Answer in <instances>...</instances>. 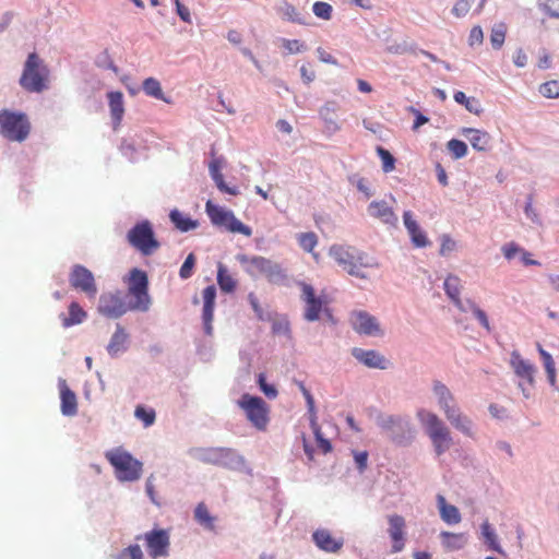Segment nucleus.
<instances>
[{
  "label": "nucleus",
  "instance_id": "obj_60",
  "mask_svg": "<svg viewBox=\"0 0 559 559\" xmlns=\"http://www.w3.org/2000/svg\"><path fill=\"white\" fill-rule=\"evenodd\" d=\"M522 249L514 242L507 243L502 247V252L506 259L511 260L516 253L521 252Z\"/></svg>",
  "mask_w": 559,
  "mask_h": 559
},
{
  "label": "nucleus",
  "instance_id": "obj_51",
  "mask_svg": "<svg viewBox=\"0 0 559 559\" xmlns=\"http://www.w3.org/2000/svg\"><path fill=\"white\" fill-rule=\"evenodd\" d=\"M433 392L438 397V403L440 402H454V396L450 392V390L441 382L437 381L433 384Z\"/></svg>",
  "mask_w": 559,
  "mask_h": 559
},
{
  "label": "nucleus",
  "instance_id": "obj_2",
  "mask_svg": "<svg viewBox=\"0 0 559 559\" xmlns=\"http://www.w3.org/2000/svg\"><path fill=\"white\" fill-rule=\"evenodd\" d=\"M19 83L20 86L28 93L39 94L48 90L50 71L36 52H31L27 56Z\"/></svg>",
  "mask_w": 559,
  "mask_h": 559
},
{
  "label": "nucleus",
  "instance_id": "obj_4",
  "mask_svg": "<svg viewBox=\"0 0 559 559\" xmlns=\"http://www.w3.org/2000/svg\"><path fill=\"white\" fill-rule=\"evenodd\" d=\"M417 418L430 438L438 456L451 448L453 443L451 432L438 415L420 408L417 411Z\"/></svg>",
  "mask_w": 559,
  "mask_h": 559
},
{
  "label": "nucleus",
  "instance_id": "obj_19",
  "mask_svg": "<svg viewBox=\"0 0 559 559\" xmlns=\"http://www.w3.org/2000/svg\"><path fill=\"white\" fill-rule=\"evenodd\" d=\"M203 297V309H202V319L204 331L207 335H211L213 332L212 321L214 317V307H215V298H216V288L214 285H210L205 287L202 292Z\"/></svg>",
  "mask_w": 559,
  "mask_h": 559
},
{
  "label": "nucleus",
  "instance_id": "obj_62",
  "mask_svg": "<svg viewBox=\"0 0 559 559\" xmlns=\"http://www.w3.org/2000/svg\"><path fill=\"white\" fill-rule=\"evenodd\" d=\"M513 62L519 68H523L527 64V56L522 48H519L515 51L513 56Z\"/></svg>",
  "mask_w": 559,
  "mask_h": 559
},
{
  "label": "nucleus",
  "instance_id": "obj_30",
  "mask_svg": "<svg viewBox=\"0 0 559 559\" xmlns=\"http://www.w3.org/2000/svg\"><path fill=\"white\" fill-rule=\"evenodd\" d=\"M440 538L442 540L443 547L450 551L460 550L467 543L465 533H452L443 531L440 533Z\"/></svg>",
  "mask_w": 559,
  "mask_h": 559
},
{
  "label": "nucleus",
  "instance_id": "obj_14",
  "mask_svg": "<svg viewBox=\"0 0 559 559\" xmlns=\"http://www.w3.org/2000/svg\"><path fill=\"white\" fill-rule=\"evenodd\" d=\"M69 282L72 288L84 293L88 298L96 297L98 289L94 275L85 266L73 265L69 274Z\"/></svg>",
  "mask_w": 559,
  "mask_h": 559
},
{
  "label": "nucleus",
  "instance_id": "obj_25",
  "mask_svg": "<svg viewBox=\"0 0 559 559\" xmlns=\"http://www.w3.org/2000/svg\"><path fill=\"white\" fill-rule=\"evenodd\" d=\"M463 134L467 138L474 150L485 152L489 148L491 136L488 132L466 128L463 130Z\"/></svg>",
  "mask_w": 559,
  "mask_h": 559
},
{
  "label": "nucleus",
  "instance_id": "obj_21",
  "mask_svg": "<svg viewBox=\"0 0 559 559\" xmlns=\"http://www.w3.org/2000/svg\"><path fill=\"white\" fill-rule=\"evenodd\" d=\"M403 219L414 246L418 248L427 247L429 245V240L426 234L420 229L417 222L413 218L409 211L404 212Z\"/></svg>",
  "mask_w": 559,
  "mask_h": 559
},
{
  "label": "nucleus",
  "instance_id": "obj_32",
  "mask_svg": "<svg viewBox=\"0 0 559 559\" xmlns=\"http://www.w3.org/2000/svg\"><path fill=\"white\" fill-rule=\"evenodd\" d=\"M447 419L450 421V424L455 429L460 430L461 432H463L464 435H466L468 437L473 436V431H472L473 423L466 415H464L461 412L460 408H457L455 411V413L450 415Z\"/></svg>",
  "mask_w": 559,
  "mask_h": 559
},
{
  "label": "nucleus",
  "instance_id": "obj_36",
  "mask_svg": "<svg viewBox=\"0 0 559 559\" xmlns=\"http://www.w3.org/2000/svg\"><path fill=\"white\" fill-rule=\"evenodd\" d=\"M217 284L225 293H233L236 289L237 283L234 277L228 273L226 266L218 263L217 266Z\"/></svg>",
  "mask_w": 559,
  "mask_h": 559
},
{
  "label": "nucleus",
  "instance_id": "obj_13",
  "mask_svg": "<svg viewBox=\"0 0 559 559\" xmlns=\"http://www.w3.org/2000/svg\"><path fill=\"white\" fill-rule=\"evenodd\" d=\"M510 366L515 376L521 379L519 388L521 389L524 397L531 396L530 390L524 386V382L532 389L535 386V374L537 369L534 364L524 359L518 350H513L510 355Z\"/></svg>",
  "mask_w": 559,
  "mask_h": 559
},
{
  "label": "nucleus",
  "instance_id": "obj_17",
  "mask_svg": "<svg viewBox=\"0 0 559 559\" xmlns=\"http://www.w3.org/2000/svg\"><path fill=\"white\" fill-rule=\"evenodd\" d=\"M312 540L320 550L329 554H336L344 546V538L341 536L334 537L326 528H318L314 531Z\"/></svg>",
  "mask_w": 559,
  "mask_h": 559
},
{
  "label": "nucleus",
  "instance_id": "obj_58",
  "mask_svg": "<svg viewBox=\"0 0 559 559\" xmlns=\"http://www.w3.org/2000/svg\"><path fill=\"white\" fill-rule=\"evenodd\" d=\"M455 248H456V242L449 235H442L441 246H440V254L447 255L450 252H452Z\"/></svg>",
  "mask_w": 559,
  "mask_h": 559
},
{
  "label": "nucleus",
  "instance_id": "obj_54",
  "mask_svg": "<svg viewBox=\"0 0 559 559\" xmlns=\"http://www.w3.org/2000/svg\"><path fill=\"white\" fill-rule=\"evenodd\" d=\"M258 384L260 386V390L264 393L266 397L275 399L277 396L276 388L272 384L266 383V378L264 373H259Z\"/></svg>",
  "mask_w": 559,
  "mask_h": 559
},
{
  "label": "nucleus",
  "instance_id": "obj_29",
  "mask_svg": "<svg viewBox=\"0 0 559 559\" xmlns=\"http://www.w3.org/2000/svg\"><path fill=\"white\" fill-rule=\"evenodd\" d=\"M63 328H70L76 324L82 323L86 318L87 313L83 310V308L76 301H72L69 305V313L68 316H60Z\"/></svg>",
  "mask_w": 559,
  "mask_h": 559
},
{
  "label": "nucleus",
  "instance_id": "obj_37",
  "mask_svg": "<svg viewBox=\"0 0 559 559\" xmlns=\"http://www.w3.org/2000/svg\"><path fill=\"white\" fill-rule=\"evenodd\" d=\"M507 32L508 26L504 22H499L492 25L490 29V43L493 49L499 50L502 48Z\"/></svg>",
  "mask_w": 559,
  "mask_h": 559
},
{
  "label": "nucleus",
  "instance_id": "obj_9",
  "mask_svg": "<svg viewBox=\"0 0 559 559\" xmlns=\"http://www.w3.org/2000/svg\"><path fill=\"white\" fill-rule=\"evenodd\" d=\"M127 240L130 246L143 255H151L159 248V242L155 238L152 224L148 221H142L135 224L128 231Z\"/></svg>",
  "mask_w": 559,
  "mask_h": 559
},
{
  "label": "nucleus",
  "instance_id": "obj_8",
  "mask_svg": "<svg viewBox=\"0 0 559 559\" xmlns=\"http://www.w3.org/2000/svg\"><path fill=\"white\" fill-rule=\"evenodd\" d=\"M299 286L301 288V299L305 302L304 318L312 322L319 320L320 314L323 313L328 320L334 322L332 311L329 308V299L325 296H317L314 288L305 282H300Z\"/></svg>",
  "mask_w": 559,
  "mask_h": 559
},
{
  "label": "nucleus",
  "instance_id": "obj_11",
  "mask_svg": "<svg viewBox=\"0 0 559 559\" xmlns=\"http://www.w3.org/2000/svg\"><path fill=\"white\" fill-rule=\"evenodd\" d=\"M205 210L213 225L224 227L234 234L238 233L247 237L252 235L251 227L240 222L231 211L217 206L211 201L206 202Z\"/></svg>",
  "mask_w": 559,
  "mask_h": 559
},
{
  "label": "nucleus",
  "instance_id": "obj_6",
  "mask_svg": "<svg viewBox=\"0 0 559 559\" xmlns=\"http://www.w3.org/2000/svg\"><path fill=\"white\" fill-rule=\"evenodd\" d=\"M31 123L23 112L0 111V134L13 142H23L29 134Z\"/></svg>",
  "mask_w": 559,
  "mask_h": 559
},
{
  "label": "nucleus",
  "instance_id": "obj_10",
  "mask_svg": "<svg viewBox=\"0 0 559 559\" xmlns=\"http://www.w3.org/2000/svg\"><path fill=\"white\" fill-rule=\"evenodd\" d=\"M128 295L132 298L130 310L146 311L151 299L148 296V280L144 271L133 269L130 272L128 282Z\"/></svg>",
  "mask_w": 559,
  "mask_h": 559
},
{
  "label": "nucleus",
  "instance_id": "obj_35",
  "mask_svg": "<svg viewBox=\"0 0 559 559\" xmlns=\"http://www.w3.org/2000/svg\"><path fill=\"white\" fill-rule=\"evenodd\" d=\"M170 221L180 231H189L198 227V222L193 221L189 216L183 215L178 210H173L169 214Z\"/></svg>",
  "mask_w": 559,
  "mask_h": 559
},
{
  "label": "nucleus",
  "instance_id": "obj_22",
  "mask_svg": "<svg viewBox=\"0 0 559 559\" xmlns=\"http://www.w3.org/2000/svg\"><path fill=\"white\" fill-rule=\"evenodd\" d=\"M61 413L64 416H74L78 413V400L75 393L67 385L66 380L59 382Z\"/></svg>",
  "mask_w": 559,
  "mask_h": 559
},
{
  "label": "nucleus",
  "instance_id": "obj_53",
  "mask_svg": "<svg viewBox=\"0 0 559 559\" xmlns=\"http://www.w3.org/2000/svg\"><path fill=\"white\" fill-rule=\"evenodd\" d=\"M194 265L195 255L193 253H189L179 270L180 277L183 280L191 277Z\"/></svg>",
  "mask_w": 559,
  "mask_h": 559
},
{
  "label": "nucleus",
  "instance_id": "obj_59",
  "mask_svg": "<svg viewBox=\"0 0 559 559\" xmlns=\"http://www.w3.org/2000/svg\"><path fill=\"white\" fill-rule=\"evenodd\" d=\"M176 5L177 14L180 16V19L186 23H191V14L189 9L183 5L180 0H174Z\"/></svg>",
  "mask_w": 559,
  "mask_h": 559
},
{
  "label": "nucleus",
  "instance_id": "obj_20",
  "mask_svg": "<svg viewBox=\"0 0 559 559\" xmlns=\"http://www.w3.org/2000/svg\"><path fill=\"white\" fill-rule=\"evenodd\" d=\"M352 355L361 364L369 368L386 369L389 360L376 350H365L361 348H353Z\"/></svg>",
  "mask_w": 559,
  "mask_h": 559
},
{
  "label": "nucleus",
  "instance_id": "obj_15",
  "mask_svg": "<svg viewBox=\"0 0 559 559\" xmlns=\"http://www.w3.org/2000/svg\"><path fill=\"white\" fill-rule=\"evenodd\" d=\"M98 312L107 318H119L130 310L119 293H105L99 297Z\"/></svg>",
  "mask_w": 559,
  "mask_h": 559
},
{
  "label": "nucleus",
  "instance_id": "obj_31",
  "mask_svg": "<svg viewBox=\"0 0 559 559\" xmlns=\"http://www.w3.org/2000/svg\"><path fill=\"white\" fill-rule=\"evenodd\" d=\"M210 174L216 183V187L225 193L237 195L239 190L237 187H228L224 181V176L221 173V164L218 159H214L210 163Z\"/></svg>",
  "mask_w": 559,
  "mask_h": 559
},
{
  "label": "nucleus",
  "instance_id": "obj_23",
  "mask_svg": "<svg viewBox=\"0 0 559 559\" xmlns=\"http://www.w3.org/2000/svg\"><path fill=\"white\" fill-rule=\"evenodd\" d=\"M370 216L380 219L381 222L390 225L397 223V217L392 207L385 201H373L368 206Z\"/></svg>",
  "mask_w": 559,
  "mask_h": 559
},
{
  "label": "nucleus",
  "instance_id": "obj_12",
  "mask_svg": "<svg viewBox=\"0 0 559 559\" xmlns=\"http://www.w3.org/2000/svg\"><path fill=\"white\" fill-rule=\"evenodd\" d=\"M135 539L144 542L147 554L152 559L169 555L170 535L167 530L154 527L143 535L136 536Z\"/></svg>",
  "mask_w": 559,
  "mask_h": 559
},
{
  "label": "nucleus",
  "instance_id": "obj_63",
  "mask_svg": "<svg viewBox=\"0 0 559 559\" xmlns=\"http://www.w3.org/2000/svg\"><path fill=\"white\" fill-rule=\"evenodd\" d=\"M354 457H355L357 467L360 471H364L367 467L368 453L366 451L355 452Z\"/></svg>",
  "mask_w": 559,
  "mask_h": 559
},
{
  "label": "nucleus",
  "instance_id": "obj_44",
  "mask_svg": "<svg viewBox=\"0 0 559 559\" xmlns=\"http://www.w3.org/2000/svg\"><path fill=\"white\" fill-rule=\"evenodd\" d=\"M377 154L382 162V170L386 174L393 171L395 168L394 156L382 146L377 147Z\"/></svg>",
  "mask_w": 559,
  "mask_h": 559
},
{
  "label": "nucleus",
  "instance_id": "obj_56",
  "mask_svg": "<svg viewBox=\"0 0 559 559\" xmlns=\"http://www.w3.org/2000/svg\"><path fill=\"white\" fill-rule=\"evenodd\" d=\"M469 308L473 310L474 316L479 321V323L489 332L491 330L489 320L484 310L478 308L474 302L468 301Z\"/></svg>",
  "mask_w": 559,
  "mask_h": 559
},
{
  "label": "nucleus",
  "instance_id": "obj_64",
  "mask_svg": "<svg viewBox=\"0 0 559 559\" xmlns=\"http://www.w3.org/2000/svg\"><path fill=\"white\" fill-rule=\"evenodd\" d=\"M489 412H490L491 416L497 419H503L507 417V409L497 404H491L489 406Z\"/></svg>",
  "mask_w": 559,
  "mask_h": 559
},
{
  "label": "nucleus",
  "instance_id": "obj_47",
  "mask_svg": "<svg viewBox=\"0 0 559 559\" xmlns=\"http://www.w3.org/2000/svg\"><path fill=\"white\" fill-rule=\"evenodd\" d=\"M117 559H144V555L141 547L138 544H134L122 549L117 555Z\"/></svg>",
  "mask_w": 559,
  "mask_h": 559
},
{
  "label": "nucleus",
  "instance_id": "obj_42",
  "mask_svg": "<svg viewBox=\"0 0 559 559\" xmlns=\"http://www.w3.org/2000/svg\"><path fill=\"white\" fill-rule=\"evenodd\" d=\"M454 100L461 105H464L465 108L469 112L479 114L480 112V104L479 102L474 97H466L465 93L457 91L454 94Z\"/></svg>",
  "mask_w": 559,
  "mask_h": 559
},
{
  "label": "nucleus",
  "instance_id": "obj_48",
  "mask_svg": "<svg viewBox=\"0 0 559 559\" xmlns=\"http://www.w3.org/2000/svg\"><path fill=\"white\" fill-rule=\"evenodd\" d=\"M539 93L547 98L559 97V81L551 80L539 86Z\"/></svg>",
  "mask_w": 559,
  "mask_h": 559
},
{
  "label": "nucleus",
  "instance_id": "obj_27",
  "mask_svg": "<svg viewBox=\"0 0 559 559\" xmlns=\"http://www.w3.org/2000/svg\"><path fill=\"white\" fill-rule=\"evenodd\" d=\"M128 338L129 335L126 330L120 324H117L116 331L107 345L108 354L114 357L120 352L126 350Z\"/></svg>",
  "mask_w": 559,
  "mask_h": 559
},
{
  "label": "nucleus",
  "instance_id": "obj_45",
  "mask_svg": "<svg viewBox=\"0 0 559 559\" xmlns=\"http://www.w3.org/2000/svg\"><path fill=\"white\" fill-rule=\"evenodd\" d=\"M447 146L455 159L462 158L467 154V145L461 140L452 139L448 142Z\"/></svg>",
  "mask_w": 559,
  "mask_h": 559
},
{
  "label": "nucleus",
  "instance_id": "obj_34",
  "mask_svg": "<svg viewBox=\"0 0 559 559\" xmlns=\"http://www.w3.org/2000/svg\"><path fill=\"white\" fill-rule=\"evenodd\" d=\"M537 348H538V353L540 355L544 368H545L546 373H547L548 382H549V384L551 386L557 389V386H556V364H555V360H554L552 356L547 350H545L542 347V345L538 344Z\"/></svg>",
  "mask_w": 559,
  "mask_h": 559
},
{
  "label": "nucleus",
  "instance_id": "obj_49",
  "mask_svg": "<svg viewBox=\"0 0 559 559\" xmlns=\"http://www.w3.org/2000/svg\"><path fill=\"white\" fill-rule=\"evenodd\" d=\"M312 11L316 16L322 20H330L332 17L333 8L328 2L317 1L313 3Z\"/></svg>",
  "mask_w": 559,
  "mask_h": 559
},
{
  "label": "nucleus",
  "instance_id": "obj_3",
  "mask_svg": "<svg viewBox=\"0 0 559 559\" xmlns=\"http://www.w3.org/2000/svg\"><path fill=\"white\" fill-rule=\"evenodd\" d=\"M237 260L242 265L245 272L251 277L264 276L271 284L284 285L288 276L281 264L261 257L238 254Z\"/></svg>",
  "mask_w": 559,
  "mask_h": 559
},
{
  "label": "nucleus",
  "instance_id": "obj_7",
  "mask_svg": "<svg viewBox=\"0 0 559 559\" xmlns=\"http://www.w3.org/2000/svg\"><path fill=\"white\" fill-rule=\"evenodd\" d=\"M237 405L254 428L261 431L266 429L270 421V407L262 397L245 393L237 401Z\"/></svg>",
  "mask_w": 559,
  "mask_h": 559
},
{
  "label": "nucleus",
  "instance_id": "obj_55",
  "mask_svg": "<svg viewBox=\"0 0 559 559\" xmlns=\"http://www.w3.org/2000/svg\"><path fill=\"white\" fill-rule=\"evenodd\" d=\"M282 46L286 49L287 53H299L306 50V46L304 43L298 39H282Z\"/></svg>",
  "mask_w": 559,
  "mask_h": 559
},
{
  "label": "nucleus",
  "instance_id": "obj_5",
  "mask_svg": "<svg viewBox=\"0 0 559 559\" xmlns=\"http://www.w3.org/2000/svg\"><path fill=\"white\" fill-rule=\"evenodd\" d=\"M106 460L115 469V475L120 481H135L143 471V464L122 448H115L105 453Z\"/></svg>",
  "mask_w": 559,
  "mask_h": 559
},
{
  "label": "nucleus",
  "instance_id": "obj_46",
  "mask_svg": "<svg viewBox=\"0 0 559 559\" xmlns=\"http://www.w3.org/2000/svg\"><path fill=\"white\" fill-rule=\"evenodd\" d=\"M299 246L307 252H311L318 243L314 233H302L298 236Z\"/></svg>",
  "mask_w": 559,
  "mask_h": 559
},
{
  "label": "nucleus",
  "instance_id": "obj_1",
  "mask_svg": "<svg viewBox=\"0 0 559 559\" xmlns=\"http://www.w3.org/2000/svg\"><path fill=\"white\" fill-rule=\"evenodd\" d=\"M329 255L346 273L359 278H368V271L378 267V263L373 258L349 245L331 246Z\"/></svg>",
  "mask_w": 559,
  "mask_h": 559
},
{
  "label": "nucleus",
  "instance_id": "obj_57",
  "mask_svg": "<svg viewBox=\"0 0 559 559\" xmlns=\"http://www.w3.org/2000/svg\"><path fill=\"white\" fill-rule=\"evenodd\" d=\"M484 41V32L479 25L474 26L468 35L469 46L481 45Z\"/></svg>",
  "mask_w": 559,
  "mask_h": 559
},
{
  "label": "nucleus",
  "instance_id": "obj_38",
  "mask_svg": "<svg viewBox=\"0 0 559 559\" xmlns=\"http://www.w3.org/2000/svg\"><path fill=\"white\" fill-rule=\"evenodd\" d=\"M143 91L151 97L169 103V100L164 96L160 83L154 78H147L144 80Z\"/></svg>",
  "mask_w": 559,
  "mask_h": 559
},
{
  "label": "nucleus",
  "instance_id": "obj_39",
  "mask_svg": "<svg viewBox=\"0 0 559 559\" xmlns=\"http://www.w3.org/2000/svg\"><path fill=\"white\" fill-rule=\"evenodd\" d=\"M278 12L282 17L286 21L305 24L302 15L298 12V10L288 2H283V4L278 8Z\"/></svg>",
  "mask_w": 559,
  "mask_h": 559
},
{
  "label": "nucleus",
  "instance_id": "obj_16",
  "mask_svg": "<svg viewBox=\"0 0 559 559\" xmlns=\"http://www.w3.org/2000/svg\"><path fill=\"white\" fill-rule=\"evenodd\" d=\"M350 323L359 334L378 335L381 332L377 319L366 311H354L350 316Z\"/></svg>",
  "mask_w": 559,
  "mask_h": 559
},
{
  "label": "nucleus",
  "instance_id": "obj_52",
  "mask_svg": "<svg viewBox=\"0 0 559 559\" xmlns=\"http://www.w3.org/2000/svg\"><path fill=\"white\" fill-rule=\"evenodd\" d=\"M474 0H457L451 12L455 17L465 16L472 9Z\"/></svg>",
  "mask_w": 559,
  "mask_h": 559
},
{
  "label": "nucleus",
  "instance_id": "obj_24",
  "mask_svg": "<svg viewBox=\"0 0 559 559\" xmlns=\"http://www.w3.org/2000/svg\"><path fill=\"white\" fill-rule=\"evenodd\" d=\"M437 506L440 518L444 523L455 525L461 522L460 510L455 506L448 503L442 495L437 496Z\"/></svg>",
  "mask_w": 559,
  "mask_h": 559
},
{
  "label": "nucleus",
  "instance_id": "obj_40",
  "mask_svg": "<svg viewBox=\"0 0 559 559\" xmlns=\"http://www.w3.org/2000/svg\"><path fill=\"white\" fill-rule=\"evenodd\" d=\"M378 425L388 432H394L395 429H401L403 419L399 416L393 415H380L378 417Z\"/></svg>",
  "mask_w": 559,
  "mask_h": 559
},
{
  "label": "nucleus",
  "instance_id": "obj_41",
  "mask_svg": "<svg viewBox=\"0 0 559 559\" xmlns=\"http://www.w3.org/2000/svg\"><path fill=\"white\" fill-rule=\"evenodd\" d=\"M195 520L206 528H213L214 527V518L211 516L206 506L201 502L197 506L194 511Z\"/></svg>",
  "mask_w": 559,
  "mask_h": 559
},
{
  "label": "nucleus",
  "instance_id": "obj_28",
  "mask_svg": "<svg viewBox=\"0 0 559 559\" xmlns=\"http://www.w3.org/2000/svg\"><path fill=\"white\" fill-rule=\"evenodd\" d=\"M444 290L448 297L461 311H466L461 298V280L455 275H449L444 281Z\"/></svg>",
  "mask_w": 559,
  "mask_h": 559
},
{
  "label": "nucleus",
  "instance_id": "obj_61",
  "mask_svg": "<svg viewBox=\"0 0 559 559\" xmlns=\"http://www.w3.org/2000/svg\"><path fill=\"white\" fill-rule=\"evenodd\" d=\"M317 55L321 62L337 66V60L322 47L317 48Z\"/></svg>",
  "mask_w": 559,
  "mask_h": 559
},
{
  "label": "nucleus",
  "instance_id": "obj_50",
  "mask_svg": "<svg viewBox=\"0 0 559 559\" xmlns=\"http://www.w3.org/2000/svg\"><path fill=\"white\" fill-rule=\"evenodd\" d=\"M311 426H312V429H313V433H314V437H316V441L318 443V447L322 450L323 453H329L332 451V445H331V442L326 439L323 438L322 433H321V429L319 427V425L316 423V420L313 419L311 421Z\"/></svg>",
  "mask_w": 559,
  "mask_h": 559
},
{
  "label": "nucleus",
  "instance_id": "obj_26",
  "mask_svg": "<svg viewBox=\"0 0 559 559\" xmlns=\"http://www.w3.org/2000/svg\"><path fill=\"white\" fill-rule=\"evenodd\" d=\"M114 128L120 126L123 114V95L121 92H109L107 94Z\"/></svg>",
  "mask_w": 559,
  "mask_h": 559
},
{
  "label": "nucleus",
  "instance_id": "obj_18",
  "mask_svg": "<svg viewBox=\"0 0 559 559\" xmlns=\"http://www.w3.org/2000/svg\"><path fill=\"white\" fill-rule=\"evenodd\" d=\"M389 535L392 539V552H400L405 547V520L402 515L391 514L388 516Z\"/></svg>",
  "mask_w": 559,
  "mask_h": 559
},
{
  "label": "nucleus",
  "instance_id": "obj_33",
  "mask_svg": "<svg viewBox=\"0 0 559 559\" xmlns=\"http://www.w3.org/2000/svg\"><path fill=\"white\" fill-rule=\"evenodd\" d=\"M481 536L490 550L504 555V551L499 544L498 536L488 521H485L481 524Z\"/></svg>",
  "mask_w": 559,
  "mask_h": 559
},
{
  "label": "nucleus",
  "instance_id": "obj_43",
  "mask_svg": "<svg viewBox=\"0 0 559 559\" xmlns=\"http://www.w3.org/2000/svg\"><path fill=\"white\" fill-rule=\"evenodd\" d=\"M136 419L141 420L144 427H150L155 423L156 413L153 408H147L142 405H138L134 411Z\"/></svg>",
  "mask_w": 559,
  "mask_h": 559
}]
</instances>
